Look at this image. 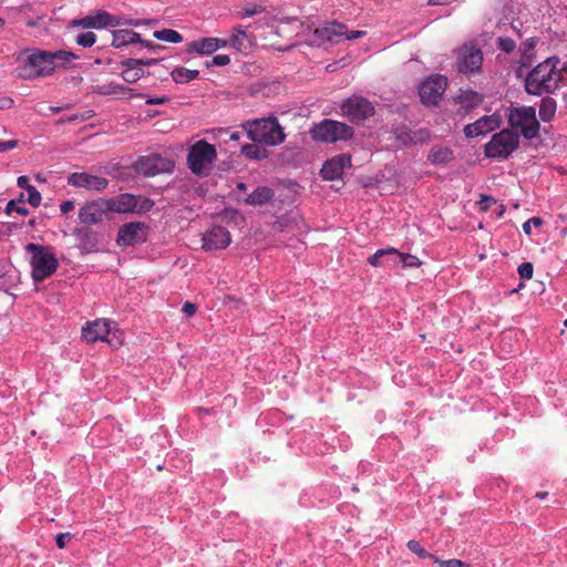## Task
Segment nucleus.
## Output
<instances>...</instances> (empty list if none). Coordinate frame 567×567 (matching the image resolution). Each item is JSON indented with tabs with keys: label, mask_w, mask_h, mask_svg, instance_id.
Returning a JSON list of instances; mask_svg holds the SVG:
<instances>
[{
	"label": "nucleus",
	"mask_w": 567,
	"mask_h": 567,
	"mask_svg": "<svg viewBox=\"0 0 567 567\" xmlns=\"http://www.w3.org/2000/svg\"><path fill=\"white\" fill-rule=\"evenodd\" d=\"M140 42H142L141 35L132 30H117L112 34V45L115 48Z\"/></svg>",
	"instance_id": "2f4dec72"
},
{
	"label": "nucleus",
	"mask_w": 567,
	"mask_h": 567,
	"mask_svg": "<svg viewBox=\"0 0 567 567\" xmlns=\"http://www.w3.org/2000/svg\"><path fill=\"white\" fill-rule=\"evenodd\" d=\"M310 135L316 142L334 144L350 141L354 135V130L346 123L323 118L319 123H313Z\"/></svg>",
	"instance_id": "423d86ee"
},
{
	"label": "nucleus",
	"mask_w": 567,
	"mask_h": 567,
	"mask_svg": "<svg viewBox=\"0 0 567 567\" xmlns=\"http://www.w3.org/2000/svg\"><path fill=\"white\" fill-rule=\"evenodd\" d=\"M491 489L495 495H501L507 491L508 484L503 477H493L489 482Z\"/></svg>",
	"instance_id": "8fccbe9b"
},
{
	"label": "nucleus",
	"mask_w": 567,
	"mask_h": 567,
	"mask_svg": "<svg viewBox=\"0 0 567 567\" xmlns=\"http://www.w3.org/2000/svg\"><path fill=\"white\" fill-rule=\"evenodd\" d=\"M496 47L505 53H512L516 49V42L509 37H498L496 39Z\"/></svg>",
	"instance_id": "49530a36"
},
{
	"label": "nucleus",
	"mask_w": 567,
	"mask_h": 567,
	"mask_svg": "<svg viewBox=\"0 0 567 567\" xmlns=\"http://www.w3.org/2000/svg\"><path fill=\"white\" fill-rule=\"evenodd\" d=\"M172 80L176 84H186L199 76L198 70H189L184 66H175L169 72Z\"/></svg>",
	"instance_id": "473e14b6"
},
{
	"label": "nucleus",
	"mask_w": 567,
	"mask_h": 567,
	"mask_svg": "<svg viewBox=\"0 0 567 567\" xmlns=\"http://www.w3.org/2000/svg\"><path fill=\"white\" fill-rule=\"evenodd\" d=\"M311 495L318 504L320 503V498L323 499L326 506L331 501L338 499L340 492L334 485H319L311 488Z\"/></svg>",
	"instance_id": "c756f323"
},
{
	"label": "nucleus",
	"mask_w": 567,
	"mask_h": 567,
	"mask_svg": "<svg viewBox=\"0 0 567 567\" xmlns=\"http://www.w3.org/2000/svg\"><path fill=\"white\" fill-rule=\"evenodd\" d=\"M54 69L55 63L52 62L50 51L33 50L18 68V76L23 80H34L51 75Z\"/></svg>",
	"instance_id": "0eeeda50"
},
{
	"label": "nucleus",
	"mask_w": 567,
	"mask_h": 567,
	"mask_svg": "<svg viewBox=\"0 0 567 567\" xmlns=\"http://www.w3.org/2000/svg\"><path fill=\"white\" fill-rule=\"evenodd\" d=\"M497 200L491 195L481 194L480 200L476 203L478 210L482 213H486L493 204H495Z\"/></svg>",
	"instance_id": "603ef678"
},
{
	"label": "nucleus",
	"mask_w": 567,
	"mask_h": 567,
	"mask_svg": "<svg viewBox=\"0 0 567 567\" xmlns=\"http://www.w3.org/2000/svg\"><path fill=\"white\" fill-rule=\"evenodd\" d=\"M544 224V220L540 218V217H532L529 219H527L524 224H523V231L529 236L532 235V228L533 227H540L543 226Z\"/></svg>",
	"instance_id": "5fc2aeb1"
},
{
	"label": "nucleus",
	"mask_w": 567,
	"mask_h": 567,
	"mask_svg": "<svg viewBox=\"0 0 567 567\" xmlns=\"http://www.w3.org/2000/svg\"><path fill=\"white\" fill-rule=\"evenodd\" d=\"M351 166V156L339 154L327 159L320 169V176L323 181L332 182L342 177L346 167Z\"/></svg>",
	"instance_id": "f3484780"
},
{
	"label": "nucleus",
	"mask_w": 567,
	"mask_h": 567,
	"mask_svg": "<svg viewBox=\"0 0 567 567\" xmlns=\"http://www.w3.org/2000/svg\"><path fill=\"white\" fill-rule=\"evenodd\" d=\"M17 140L1 141L0 142V153L13 150L18 146Z\"/></svg>",
	"instance_id": "e2e57ef3"
},
{
	"label": "nucleus",
	"mask_w": 567,
	"mask_h": 567,
	"mask_svg": "<svg viewBox=\"0 0 567 567\" xmlns=\"http://www.w3.org/2000/svg\"><path fill=\"white\" fill-rule=\"evenodd\" d=\"M75 42L82 48H91L96 42V34L92 31L80 33L76 35Z\"/></svg>",
	"instance_id": "37998d69"
},
{
	"label": "nucleus",
	"mask_w": 567,
	"mask_h": 567,
	"mask_svg": "<svg viewBox=\"0 0 567 567\" xmlns=\"http://www.w3.org/2000/svg\"><path fill=\"white\" fill-rule=\"evenodd\" d=\"M174 168L175 162L169 157H164L158 153L144 156V177L172 173Z\"/></svg>",
	"instance_id": "6ab92c4d"
},
{
	"label": "nucleus",
	"mask_w": 567,
	"mask_h": 567,
	"mask_svg": "<svg viewBox=\"0 0 567 567\" xmlns=\"http://www.w3.org/2000/svg\"><path fill=\"white\" fill-rule=\"evenodd\" d=\"M365 34H367L365 31H361V30L348 31L346 29V30H343L341 38H343L344 40H355V39H360V38L364 37Z\"/></svg>",
	"instance_id": "052dcab7"
},
{
	"label": "nucleus",
	"mask_w": 567,
	"mask_h": 567,
	"mask_svg": "<svg viewBox=\"0 0 567 567\" xmlns=\"http://www.w3.org/2000/svg\"><path fill=\"white\" fill-rule=\"evenodd\" d=\"M125 91H131V90L126 89L122 84L96 85L94 89V92L102 94V95L124 93Z\"/></svg>",
	"instance_id": "79ce46f5"
},
{
	"label": "nucleus",
	"mask_w": 567,
	"mask_h": 567,
	"mask_svg": "<svg viewBox=\"0 0 567 567\" xmlns=\"http://www.w3.org/2000/svg\"><path fill=\"white\" fill-rule=\"evenodd\" d=\"M520 52V59H519V66L516 70V75L518 78L522 76V69L523 68H530L536 59V52H527V51H519Z\"/></svg>",
	"instance_id": "ea45409f"
},
{
	"label": "nucleus",
	"mask_w": 567,
	"mask_h": 567,
	"mask_svg": "<svg viewBox=\"0 0 567 567\" xmlns=\"http://www.w3.org/2000/svg\"><path fill=\"white\" fill-rule=\"evenodd\" d=\"M72 539L71 533H60L55 537V544L60 549L66 547L68 543Z\"/></svg>",
	"instance_id": "bf43d9fd"
},
{
	"label": "nucleus",
	"mask_w": 567,
	"mask_h": 567,
	"mask_svg": "<svg viewBox=\"0 0 567 567\" xmlns=\"http://www.w3.org/2000/svg\"><path fill=\"white\" fill-rule=\"evenodd\" d=\"M110 332V321L106 319H96L85 323L82 328V338L89 343L106 341Z\"/></svg>",
	"instance_id": "412c9836"
},
{
	"label": "nucleus",
	"mask_w": 567,
	"mask_h": 567,
	"mask_svg": "<svg viewBox=\"0 0 567 567\" xmlns=\"http://www.w3.org/2000/svg\"><path fill=\"white\" fill-rule=\"evenodd\" d=\"M484 99L485 94L476 90L460 87L457 94L454 96V102L460 105L457 111L460 114H467L480 106L484 102Z\"/></svg>",
	"instance_id": "aec40b11"
},
{
	"label": "nucleus",
	"mask_w": 567,
	"mask_h": 567,
	"mask_svg": "<svg viewBox=\"0 0 567 567\" xmlns=\"http://www.w3.org/2000/svg\"><path fill=\"white\" fill-rule=\"evenodd\" d=\"M506 117L511 130L519 131L525 140L536 138L540 131V123L536 116L534 106H511L506 111Z\"/></svg>",
	"instance_id": "7ed1b4c3"
},
{
	"label": "nucleus",
	"mask_w": 567,
	"mask_h": 567,
	"mask_svg": "<svg viewBox=\"0 0 567 567\" xmlns=\"http://www.w3.org/2000/svg\"><path fill=\"white\" fill-rule=\"evenodd\" d=\"M229 45L240 53L248 54L255 45V37L248 34L241 25H237L229 37Z\"/></svg>",
	"instance_id": "b1692460"
},
{
	"label": "nucleus",
	"mask_w": 567,
	"mask_h": 567,
	"mask_svg": "<svg viewBox=\"0 0 567 567\" xmlns=\"http://www.w3.org/2000/svg\"><path fill=\"white\" fill-rule=\"evenodd\" d=\"M182 312L187 317H193L197 312V305L190 301H186L182 306Z\"/></svg>",
	"instance_id": "680f3d73"
},
{
	"label": "nucleus",
	"mask_w": 567,
	"mask_h": 567,
	"mask_svg": "<svg viewBox=\"0 0 567 567\" xmlns=\"http://www.w3.org/2000/svg\"><path fill=\"white\" fill-rule=\"evenodd\" d=\"M212 41H213L214 52L229 45V39L226 40V39H221V38H213L212 37Z\"/></svg>",
	"instance_id": "69168bd1"
},
{
	"label": "nucleus",
	"mask_w": 567,
	"mask_h": 567,
	"mask_svg": "<svg viewBox=\"0 0 567 567\" xmlns=\"http://www.w3.org/2000/svg\"><path fill=\"white\" fill-rule=\"evenodd\" d=\"M217 158L215 145L206 140H199L189 146L187 153V166L198 177H206L210 173V166Z\"/></svg>",
	"instance_id": "39448f33"
},
{
	"label": "nucleus",
	"mask_w": 567,
	"mask_h": 567,
	"mask_svg": "<svg viewBox=\"0 0 567 567\" xmlns=\"http://www.w3.org/2000/svg\"><path fill=\"white\" fill-rule=\"evenodd\" d=\"M118 24V18L104 10H97L92 14L74 19L70 23L71 27H82L84 29H104L117 27Z\"/></svg>",
	"instance_id": "9b49d317"
},
{
	"label": "nucleus",
	"mask_w": 567,
	"mask_h": 567,
	"mask_svg": "<svg viewBox=\"0 0 567 567\" xmlns=\"http://www.w3.org/2000/svg\"><path fill=\"white\" fill-rule=\"evenodd\" d=\"M74 202L72 200H65L63 202L61 205H60V210L62 214L66 215L69 214L70 212H72L74 209Z\"/></svg>",
	"instance_id": "774afa93"
},
{
	"label": "nucleus",
	"mask_w": 567,
	"mask_h": 567,
	"mask_svg": "<svg viewBox=\"0 0 567 567\" xmlns=\"http://www.w3.org/2000/svg\"><path fill=\"white\" fill-rule=\"evenodd\" d=\"M259 143L245 144L241 146V154L251 161H261L268 157V151Z\"/></svg>",
	"instance_id": "72a5a7b5"
},
{
	"label": "nucleus",
	"mask_w": 567,
	"mask_h": 567,
	"mask_svg": "<svg viewBox=\"0 0 567 567\" xmlns=\"http://www.w3.org/2000/svg\"><path fill=\"white\" fill-rule=\"evenodd\" d=\"M501 115L493 113L491 115H484L477 121L465 125L463 131L467 138H473L481 135H486L487 133L495 131L501 126Z\"/></svg>",
	"instance_id": "2eb2a0df"
},
{
	"label": "nucleus",
	"mask_w": 567,
	"mask_h": 567,
	"mask_svg": "<svg viewBox=\"0 0 567 567\" xmlns=\"http://www.w3.org/2000/svg\"><path fill=\"white\" fill-rule=\"evenodd\" d=\"M231 243V235L227 228L215 225L202 236V249L204 251L220 250Z\"/></svg>",
	"instance_id": "f8f14e48"
},
{
	"label": "nucleus",
	"mask_w": 567,
	"mask_h": 567,
	"mask_svg": "<svg viewBox=\"0 0 567 567\" xmlns=\"http://www.w3.org/2000/svg\"><path fill=\"white\" fill-rule=\"evenodd\" d=\"M539 42L538 37H530L526 39L519 47V51L532 52L535 51L537 43Z\"/></svg>",
	"instance_id": "4d7b16f0"
},
{
	"label": "nucleus",
	"mask_w": 567,
	"mask_h": 567,
	"mask_svg": "<svg viewBox=\"0 0 567 567\" xmlns=\"http://www.w3.org/2000/svg\"><path fill=\"white\" fill-rule=\"evenodd\" d=\"M288 221H289L288 215L285 214L276 219V221L274 223V227L277 230H284V228L287 226Z\"/></svg>",
	"instance_id": "338daca9"
},
{
	"label": "nucleus",
	"mask_w": 567,
	"mask_h": 567,
	"mask_svg": "<svg viewBox=\"0 0 567 567\" xmlns=\"http://www.w3.org/2000/svg\"><path fill=\"white\" fill-rule=\"evenodd\" d=\"M563 73L564 72H560V69H558V65H556V72H555L554 79L550 81L551 86L556 85L555 93L559 90L560 83L563 82V79H564Z\"/></svg>",
	"instance_id": "0e129e2a"
},
{
	"label": "nucleus",
	"mask_w": 567,
	"mask_h": 567,
	"mask_svg": "<svg viewBox=\"0 0 567 567\" xmlns=\"http://www.w3.org/2000/svg\"><path fill=\"white\" fill-rule=\"evenodd\" d=\"M560 63L558 55H551L539 62L528 71L524 79L525 92L532 96L555 94V86L550 84L556 72V65Z\"/></svg>",
	"instance_id": "f257e3e1"
},
{
	"label": "nucleus",
	"mask_w": 567,
	"mask_h": 567,
	"mask_svg": "<svg viewBox=\"0 0 567 567\" xmlns=\"http://www.w3.org/2000/svg\"><path fill=\"white\" fill-rule=\"evenodd\" d=\"M265 11V7L257 3H249L243 9V17L249 18L260 14Z\"/></svg>",
	"instance_id": "864d4df0"
},
{
	"label": "nucleus",
	"mask_w": 567,
	"mask_h": 567,
	"mask_svg": "<svg viewBox=\"0 0 567 567\" xmlns=\"http://www.w3.org/2000/svg\"><path fill=\"white\" fill-rule=\"evenodd\" d=\"M433 561L437 564L440 567H465V564L456 558L444 560L435 555Z\"/></svg>",
	"instance_id": "6e6d98bb"
},
{
	"label": "nucleus",
	"mask_w": 567,
	"mask_h": 567,
	"mask_svg": "<svg viewBox=\"0 0 567 567\" xmlns=\"http://www.w3.org/2000/svg\"><path fill=\"white\" fill-rule=\"evenodd\" d=\"M483 64V52L476 47H471L457 59V70L462 73L478 72Z\"/></svg>",
	"instance_id": "4be33fe9"
},
{
	"label": "nucleus",
	"mask_w": 567,
	"mask_h": 567,
	"mask_svg": "<svg viewBox=\"0 0 567 567\" xmlns=\"http://www.w3.org/2000/svg\"><path fill=\"white\" fill-rule=\"evenodd\" d=\"M92 116H93V111H86V112L79 113V114L65 115V116H61L56 121V124L62 125L65 123L83 122V121L90 120Z\"/></svg>",
	"instance_id": "58836bf2"
},
{
	"label": "nucleus",
	"mask_w": 567,
	"mask_h": 567,
	"mask_svg": "<svg viewBox=\"0 0 567 567\" xmlns=\"http://www.w3.org/2000/svg\"><path fill=\"white\" fill-rule=\"evenodd\" d=\"M244 128L251 142L261 145L277 146L281 144L286 134L276 116H268L248 121Z\"/></svg>",
	"instance_id": "f03ea898"
},
{
	"label": "nucleus",
	"mask_w": 567,
	"mask_h": 567,
	"mask_svg": "<svg viewBox=\"0 0 567 567\" xmlns=\"http://www.w3.org/2000/svg\"><path fill=\"white\" fill-rule=\"evenodd\" d=\"M391 133L394 135L395 141L405 147L430 140V131L427 128L412 131L406 124L392 127Z\"/></svg>",
	"instance_id": "dca6fc26"
},
{
	"label": "nucleus",
	"mask_w": 567,
	"mask_h": 567,
	"mask_svg": "<svg viewBox=\"0 0 567 567\" xmlns=\"http://www.w3.org/2000/svg\"><path fill=\"white\" fill-rule=\"evenodd\" d=\"M51 56L53 63L58 60L63 66H66L70 62L79 58L75 53L65 50L51 52Z\"/></svg>",
	"instance_id": "a19ab883"
},
{
	"label": "nucleus",
	"mask_w": 567,
	"mask_h": 567,
	"mask_svg": "<svg viewBox=\"0 0 567 567\" xmlns=\"http://www.w3.org/2000/svg\"><path fill=\"white\" fill-rule=\"evenodd\" d=\"M394 254H399V249L394 247L381 248L378 249L373 255L368 258V264L372 267H382L384 266L383 257L393 256Z\"/></svg>",
	"instance_id": "c9c22d12"
},
{
	"label": "nucleus",
	"mask_w": 567,
	"mask_h": 567,
	"mask_svg": "<svg viewBox=\"0 0 567 567\" xmlns=\"http://www.w3.org/2000/svg\"><path fill=\"white\" fill-rule=\"evenodd\" d=\"M122 78L127 83H135L142 76V59H126L122 62Z\"/></svg>",
	"instance_id": "cd10ccee"
},
{
	"label": "nucleus",
	"mask_w": 567,
	"mask_h": 567,
	"mask_svg": "<svg viewBox=\"0 0 567 567\" xmlns=\"http://www.w3.org/2000/svg\"><path fill=\"white\" fill-rule=\"evenodd\" d=\"M76 235L79 236L83 247L94 248L96 246V238L91 230H78Z\"/></svg>",
	"instance_id": "c03bdc74"
},
{
	"label": "nucleus",
	"mask_w": 567,
	"mask_h": 567,
	"mask_svg": "<svg viewBox=\"0 0 567 567\" xmlns=\"http://www.w3.org/2000/svg\"><path fill=\"white\" fill-rule=\"evenodd\" d=\"M68 184L78 188L100 192L109 186V179L86 172H75L68 176Z\"/></svg>",
	"instance_id": "a211bd4d"
},
{
	"label": "nucleus",
	"mask_w": 567,
	"mask_h": 567,
	"mask_svg": "<svg viewBox=\"0 0 567 567\" xmlns=\"http://www.w3.org/2000/svg\"><path fill=\"white\" fill-rule=\"evenodd\" d=\"M517 272L522 280H529L534 275V265L530 261H524L518 265Z\"/></svg>",
	"instance_id": "de8ad7c7"
},
{
	"label": "nucleus",
	"mask_w": 567,
	"mask_h": 567,
	"mask_svg": "<svg viewBox=\"0 0 567 567\" xmlns=\"http://www.w3.org/2000/svg\"><path fill=\"white\" fill-rule=\"evenodd\" d=\"M27 192H28L27 202L32 207H39L41 204V199H42L40 192L33 185H28Z\"/></svg>",
	"instance_id": "09e8293b"
},
{
	"label": "nucleus",
	"mask_w": 567,
	"mask_h": 567,
	"mask_svg": "<svg viewBox=\"0 0 567 567\" xmlns=\"http://www.w3.org/2000/svg\"><path fill=\"white\" fill-rule=\"evenodd\" d=\"M393 256L399 257L403 268H417L422 265V261L416 256L409 252H401L399 250V254H394Z\"/></svg>",
	"instance_id": "4c0bfd02"
},
{
	"label": "nucleus",
	"mask_w": 567,
	"mask_h": 567,
	"mask_svg": "<svg viewBox=\"0 0 567 567\" xmlns=\"http://www.w3.org/2000/svg\"><path fill=\"white\" fill-rule=\"evenodd\" d=\"M106 209L111 213L126 214L135 210L137 206V198L128 193L120 194L118 196L104 198Z\"/></svg>",
	"instance_id": "5701e85b"
},
{
	"label": "nucleus",
	"mask_w": 567,
	"mask_h": 567,
	"mask_svg": "<svg viewBox=\"0 0 567 567\" xmlns=\"http://www.w3.org/2000/svg\"><path fill=\"white\" fill-rule=\"evenodd\" d=\"M447 86V78L442 74H431L419 85L421 102L426 106H435L440 103Z\"/></svg>",
	"instance_id": "9d476101"
},
{
	"label": "nucleus",
	"mask_w": 567,
	"mask_h": 567,
	"mask_svg": "<svg viewBox=\"0 0 567 567\" xmlns=\"http://www.w3.org/2000/svg\"><path fill=\"white\" fill-rule=\"evenodd\" d=\"M299 503L305 507H324L323 499L320 498L319 504L315 501L313 496L311 495V489L302 492L299 498Z\"/></svg>",
	"instance_id": "a18cd8bd"
},
{
	"label": "nucleus",
	"mask_w": 567,
	"mask_h": 567,
	"mask_svg": "<svg viewBox=\"0 0 567 567\" xmlns=\"http://www.w3.org/2000/svg\"><path fill=\"white\" fill-rule=\"evenodd\" d=\"M519 147V134L511 128H503L494 133L484 146V155L487 158L507 159Z\"/></svg>",
	"instance_id": "6e6552de"
},
{
	"label": "nucleus",
	"mask_w": 567,
	"mask_h": 567,
	"mask_svg": "<svg viewBox=\"0 0 567 567\" xmlns=\"http://www.w3.org/2000/svg\"><path fill=\"white\" fill-rule=\"evenodd\" d=\"M142 230V221L124 224L117 233L116 243L118 246H131L136 241L138 231Z\"/></svg>",
	"instance_id": "a878e982"
},
{
	"label": "nucleus",
	"mask_w": 567,
	"mask_h": 567,
	"mask_svg": "<svg viewBox=\"0 0 567 567\" xmlns=\"http://www.w3.org/2000/svg\"><path fill=\"white\" fill-rule=\"evenodd\" d=\"M455 158L454 152L449 146L433 145L427 153V162L433 165H446Z\"/></svg>",
	"instance_id": "bb28decb"
},
{
	"label": "nucleus",
	"mask_w": 567,
	"mask_h": 567,
	"mask_svg": "<svg viewBox=\"0 0 567 567\" xmlns=\"http://www.w3.org/2000/svg\"><path fill=\"white\" fill-rule=\"evenodd\" d=\"M341 114L353 124H360L375 113L374 105L367 97L353 94L340 105Z\"/></svg>",
	"instance_id": "1a4fd4ad"
},
{
	"label": "nucleus",
	"mask_w": 567,
	"mask_h": 567,
	"mask_svg": "<svg viewBox=\"0 0 567 567\" xmlns=\"http://www.w3.org/2000/svg\"><path fill=\"white\" fill-rule=\"evenodd\" d=\"M144 99H145L144 103L146 105L164 104V103L169 102V100H171L169 96H167V95L153 97V96L146 95V94H144Z\"/></svg>",
	"instance_id": "13d9d810"
},
{
	"label": "nucleus",
	"mask_w": 567,
	"mask_h": 567,
	"mask_svg": "<svg viewBox=\"0 0 567 567\" xmlns=\"http://www.w3.org/2000/svg\"><path fill=\"white\" fill-rule=\"evenodd\" d=\"M153 37L158 41L167 43H181L183 41V35L173 29L156 30L154 31Z\"/></svg>",
	"instance_id": "f704fd0d"
},
{
	"label": "nucleus",
	"mask_w": 567,
	"mask_h": 567,
	"mask_svg": "<svg viewBox=\"0 0 567 567\" xmlns=\"http://www.w3.org/2000/svg\"><path fill=\"white\" fill-rule=\"evenodd\" d=\"M185 53L188 55H210L215 53L212 37L199 38L189 42L185 48Z\"/></svg>",
	"instance_id": "c85d7f7f"
},
{
	"label": "nucleus",
	"mask_w": 567,
	"mask_h": 567,
	"mask_svg": "<svg viewBox=\"0 0 567 567\" xmlns=\"http://www.w3.org/2000/svg\"><path fill=\"white\" fill-rule=\"evenodd\" d=\"M549 95L545 94L540 100L539 118L543 123H550L555 118L557 111V102Z\"/></svg>",
	"instance_id": "7c9ffc66"
},
{
	"label": "nucleus",
	"mask_w": 567,
	"mask_h": 567,
	"mask_svg": "<svg viewBox=\"0 0 567 567\" xmlns=\"http://www.w3.org/2000/svg\"><path fill=\"white\" fill-rule=\"evenodd\" d=\"M230 63V58L227 54H217L210 61H206L205 66L210 69L213 66H226Z\"/></svg>",
	"instance_id": "3c124183"
},
{
	"label": "nucleus",
	"mask_w": 567,
	"mask_h": 567,
	"mask_svg": "<svg viewBox=\"0 0 567 567\" xmlns=\"http://www.w3.org/2000/svg\"><path fill=\"white\" fill-rule=\"evenodd\" d=\"M406 547L408 549L415 554L419 558L421 559H425V558H430V559H434L435 555L434 554H431L429 553L426 549H424L421 544L415 540V539H411L406 543Z\"/></svg>",
	"instance_id": "e433bc0d"
},
{
	"label": "nucleus",
	"mask_w": 567,
	"mask_h": 567,
	"mask_svg": "<svg viewBox=\"0 0 567 567\" xmlns=\"http://www.w3.org/2000/svg\"><path fill=\"white\" fill-rule=\"evenodd\" d=\"M25 249L31 255V275L34 282H41L56 271L59 261L50 247L30 243Z\"/></svg>",
	"instance_id": "20e7f679"
},
{
	"label": "nucleus",
	"mask_w": 567,
	"mask_h": 567,
	"mask_svg": "<svg viewBox=\"0 0 567 567\" xmlns=\"http://www.w3.org/2000/svg\"><path fill=\"white\" fill-rule=\"evenodd\" d=\"M110 212L106 209L104 198L86 202L79 210V219L84 225H95L109 219Z\"/></svg>",
	"instance_id": "ddd939ff"
},
{
	"label": "nucleus",
	"mask_w": 567,
	"mask_h": 567,
	"mask_svg": "<svg viewBox=\"0 0 567 567\" xmlns=\"http://www.w3.org/2000/svg\"><path fill=\"white\" fill-rule=\"evenodd\" d=\"M343 30H346V24L333 20L322 28L315 29L310 37V43L317 47H321L326 43H338L336 39L341 38Z\"/></svg>",
	"instance_id": "4468645a"
},
{
	"label": "nucleus",
	"mask_w": 567,
	"mask_h": 567,
	"mask_svg": "<svg viewBox=\"0 0 567 567\" xmlns=\"http://www.w3.org/2000/svg\"><path fill=\"white\" fill-rule=\"evenodd\" d=\"M275 198V190L266 185L257 186L247 197L244 203L249 206H262L269 204Z\"/></svg>",
	"instance_id": "393cba45"
}]
</instances>
